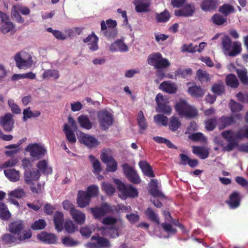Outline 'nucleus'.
I'll return each mask as SVG.
<instances>
[{
	"mask_svg": "<svg viewBox=\"0 0 248 248\" xmlns=\"http://www.w3.org/2000/svg\"><path fill=\"white\" fill-rule=\"evenodd\" d=\"M175 109L179 115L187 119L194 118L198 114L197 109L190 106L184 99H180L179 102L176 104Z\"/></svg>",
	"mask_w": 248,
	"mask_h": 248,
	"instance_id": "f257e3e1",
	"label": "nucleus"
},
{
	"mask_svg": "<svg viewBox=\"0 0 248 248\" xmlns=\"http://www.w3.org/2000/svg\"><path fill=\"white\" fill-rule=\"evenodd\" d=\"M15 234L11 233L4 234L1 237L2 242L3 244L7 245H15L25 242L26 240L30 239L32 236V232L31 230L23 232V235L16 236Z\"/></svg>",
	"mask_w": 248,
	"mask_h": 248,
	"instance_id": "f03ea898",
	"label": "nucleus"
},
{
	"mask_svg": "<svg viewBox=\"0 0 248 248\" xmlns=\"http://www.w3.org/2000/svg\"><path fill=\"white\" fill-rule=\"evenodd\" d=\"M148 63L156 69H162L168 67L170 63L168 59L163 58L159 52L153 53L147 59Z\"/></svg>",
	"mask_w": 248,
	"mask_h": 248,
	"instance_id": "7ed1b4c3",
	"label": "nucleus"
},
{
	"mask_svg": "<svg viewBox=\"0 0 248 248\" xmlns=\"http://www.w3.org/2000/svg\"><path fill=\"white\" fill-rule=\"evenodd\" d=\"M115 182L117 186L118 190L125 199L128 197L135 198L138 196V190L132 185H125L118 179L115 180Z\"/></svg>",
	"mask_w": 248,
	"mask_h": 248,
	"instance_id": "20e7f679",
	"label": "nucleus"
},
{
	"mask_svg": "<svg viewBox=\"0 0 248 248\" xmlns=\"http://www.w3.org/2000/svg\"><path fill=\"white\" fill-rule=\"evenodd\" d=\"M25 151L29 152L34 160L43 158L46 153V148L39 143L30 144L25 148Z\"/></svg>",
	"mask_w": 248,
	"mask_h": 248,
	"instance_id": "39448f33",
	"label": "nucleus"
},
{
	"mask_svg": "<svg viewBox=\"0 0 248 248\" xmlns=\"http://www.w3.org/2000/svg\"><path fill=\"white\" fill-rule=\"evenodd\" d=\"M15 61L17 67L19 69L30 67L32 63L31 56L26 52L16 53L15 56Z\"/></svg>",
	"mask_w": 248,
	"mask_h": 248,
	"instance_id": "423d86ee",
	"label": "nucleus"
},
{
	"mask_svg": "<svg viewBox=\"0 0 248 248\" xmlns=\"http://www.w3.org/2000/svg\"><path fill=\"white\" fill-rule=\"evenodd\" d=\"M123 172L125 177L132 183L139 184L141 179L137 171L129 164L124 163L122 165Z\"/></svg>",
	"mask_w": 248,
	"mask_h": 248,
	"instance_id": "0eeeda50",
	"label": "nucleus"
},
{
	"mask_svg": "<svg viewBox=\"0 0 248 248\" xmlns=\"http://www.w3.org/2000/svg\"><path fill=\"white\" fill-rule=\"evenodd\" d=\"M97 117L102 129H108L113 124L112 115L106 109L99 111L97 113Z\"/></svg>",
	"mask_w": 248,
	"mask_h": 248,
	"instance_id": "6e6552de",
	"label": "nucleus"
},
{
	"mask_svg": "<svg viewBox=\"0 0 248 248\" xmlns=\"http://www.w3.org/2000/svg\"><path fill=\"white\" fill-rule=\"evenodd\" d=\"M91 240L96 241V243L88 242L86 245L88 248H108L110 247L108 240L99 236L98 234L93 236Z\"/></svg>",
	"mask_w": 248,
	"mask_h": 248,
	"instance_id": "1a4fd4ad",
	"label": "nucleus"
},
{
	"mask_svg": "<svg viewBox=\"0 0 248 248\" xmlns=\"http://www.w3.org/2000/svg\"><path fill=\"white\" fill-rule=\"evenodd\" d=\"M25 224L23 220L20 219L14 220L8 224V231L19 236V235H22V233L23 234V232L25 231Z\"/></svg>",
	"mask_w": 248,
	"mask_h": 248,
	"instance_id": "9d476101",
	"label": "nucleus"
},
{
	"mask_svg": "<svg viewBox=\"0 0 248 248\" xmlns=\"http://www.w3.org/2000/svg\"><path fill=\"white\" fill-rule=\"evenodd\" d=\"M101 159L102 161L106 164L107 170L109 172H115L117 170V162L114 158L110 155H108L106 153L101 154Z\"/></svg>",
	"mask_w": 248,
	"mask_h": 248,
	"instance_id": "9b49d317",
	"label": "nucleus"
},
{
	"mask_svg": "<svg viewBox=\"0 0 248 248\" xmlns=\"http://www.w3.org/2000/svg\"><path fill=\"white\" fill-rule=\"evenodd\" d=\"M14 123L13 116L10 113H7L0 118V125L6 132H9L12 130Z\"/></svg>",
	"mask_w": 248,
	"mask_h": 248,
	"instance_id": "f8f14e48",
	"label": "nucleus"
},
{
	"mask_svg": "<svg viewBox=\"0 0 248 248\" xmlns=\"http://www.w3.org/2000/svg\"><path fill=\"white\" fill-rule=\"evenodd\" d=\"M79 140L81 143L90 148L95 147L99 144V142L95 138L83 133L80 134Z\"/></svg>",
	"mask_w": 248,
	"mask_h": 248,
	"instance_id": "ddd939ff",
	"label": "nucleus"
},
{
	"mask_svg": "<svg viewBox=\"0 0 248 248\" xmlns=\"http://www.w3.org/2000/svg\"><path fill=\"white\" fill-rule=\"evenodd\" d=\"M40 177L39 171L34 168L27 169L24 171V178L27 184H30L32 181L37 180Z\"/></svg>",
	"mask_w": 248,
	"mask_h": 248,
	"instance_id": "4468645a",
	"label": "nucleus"
},
{
	"mask_svg": "<svg viewBox=\"0 0 248 248\" xmlns=\"http://www.w3.org/2000/svg\"><path fill=\"white\" fill-rule=\"evenodd\" d=\"M37 237L40 241L45 244H54L57 243V238L55 234L42 232L37 235Z\"/></svg>",
	"mask_w": 248,
	"mask_h": 248,
	"instance_id": "2eb2a0df",
	"label": "nucleus"
},
{
	"mask_svg": "<svg viewBox=\"0 0 248 248\" xmlns=\"http://www.w3.org/2000/svg\"><path fill=\"white\" fill-rule=\"evenodd\" d=\"M91 210L94 218H99L109 212L110 207L107 203H104L99 207L91 208Z\"/></svg>",
	"mask_w": 248,
	"mask_h": 248,
	"instance_id": "dca6fc26",
	"label": "nucleus"
},
{
	"mask_svg": "<svg viewBox=\"0 0 248 248\" xmlns=\"http://www.w3.org/2000/svg\"><path fill=\"white\" fill-rule=\"evenodd\" d=\"M133 4L137 13L148 12L150 11L151 2L149 0H135Z\"/></svg>",
	"mask_w": 248,
	"mask_h": 248,
	"instance_id": "f3484780",
	"label": "nucleus"
},
{
	"mask_svg": "<svg viewBox=\"0 0 248 248\" xmlns=\"http://www.w3.org/2000/svg\"><path fill=\"white\" fill-rule=\"evenodd\" d=\"M91 198L85 191L79 190L78 193L77 203L80 208H84L89 205Z\"/></svg>",
	"mask_w": 248,
	"mask_h": 248,
	"instance_id": "a211bd4d",
	"label": "nucleus"
},
{
	"mask_svg": "<svg viewBox=\"0 0 248 248\" xmlns=\"http://www.w3.org/2000/svg\"><path fill=\"white\" fill-rule=\"evenodd\" d=\"M217 128L219 130L224 129L232 124V114L228 116H222L217 118Z\"/></svg>",
	"mask_w": 248,
	"mask_h": 248,
	"instance_id": "6ab92c4d",
	"label": "nucleus"
},
{
	"mask_svg": "<svg viewBox=\"0 0 248 248\" xmlns=\"http://www.w3.org/2000/svg\"><path fill=\"white\" fill-rule=\"evenodd\" d=\"M222 50L226 56H232V45L231 39L228 36H224L222 39Z\"/></svg>",
	"mask_w": 248,
	"mask_h": 248,
	"instance_id": "aec40b11",
	"label": "nucleus"
},
{
	"mask_svg": "<svg viewBox=\"0 0 248 248\" xmlns=\"http://www.w3.org/2000/svg\"><path fill=\"white\" fill-rule=\"evenodd\" d=\"M224 139L228 142L226 146H223L224 151H231L232 150V130H227L223 131L221 134Z\"/></svg>",
	"mask_w": 248,
	"mask_h": 248,
	"instance_id": "412c9836",
	"label": "nucleus"
},
{
	"mask_svg": "<svg viewBox=\"0 0 248 248\" xmlns=\"http://www.w3.org/2000/svg\"><path fill=\"white\" fill-rule=\"evenodd\" d=\"M98 38L93 32L83 39V42L84 43H86L91 42V43H88V46L90 49L92 51H95L98 49Z\"/></svg>",
	"mask_w": 248,
	"mask_h": 248,
	"instance_id": "4be33fe9",
	"label": "nucleus"
},
{
	"mask_svg": "<svg viewBox=\"0 0 248 248\" xmlns=\"http://www.w3.org/2000/svg\"><path fill=\"white\" fill-rule=\"evenodd\" d=\"M193 153L202 159L207 158L209 155V149L203 146H193Z\"/></svg>",
	"mask_w": 248,
	"mask_h": 248,
	"instance_id": "5701e85b",
	"label": "nucleus"
},
{
	"mask_svg": "<svg viewBox=\"0 0 248 248\" xmlns=\"http://www.w3.org/2000/svg\"><path fill=\"white\" fill-rule=\"evenodd\" d=\"M109 50L112 52L118 51L126 52L128 50V47L122 40L119 39L111 44L109 46Z\"/></svg>",
	"mask_w": 248,
	"mask_h": 248,
	"instance_id": "b1692460",
	"label": "nucleus"
},
{
	"mask_svg": "<svg viewBox=\"0 0 248 248\" xmlns=\"http://www.w3.org/2000/svg\"><path fill=\"white\" fill-rule=\"evenodd\" d=\"M194 12V8L189 5L185 6L179 10L174 11V15L177 16H190Z\"/></svg>",
	"mask_w": 248,
	"mask_h": 248,
	"instance_id": "393cba45",
	"label": "nucleus"
},
{
	"mask_svg": "<svg viewBox=\"0 0 248 248\" xmlns=\"http://www.w3.org/2000/svg\"><path fill=\"white\" fill-rule=\"evenodd\" d=\"M64 221L63 214L60 211H56L54 216V223L55 229L58 232L63 230Z\"/></svg>",
	"mask_w": 248,
	"mask_h": 248,
	"instance_id": "a878e982",
	"label": "nucleus"
},
{
	"mask_svg": "<svg viewBox=\"0 0 248 248\" xmlns=\"http://www.w3.org/2000/svg\"><path fill=\"white\" fill-rule=\"evenodd\" d=\"M188 93L192 97L195 98L202 97L204 94V91L200 86L194 84L188 89Z\"/></svg>",
	"mask_w": 248,
	"mask_h": 248,
	"instance_id": "bb28decb",
	"label": "nucleus"
},
{
	"mask_svg": "<svg viewBox=\"0 0 248 248\" xmlns=\"http://www.w3.org/2000/svg\"><path fill=\"white\" fill-rule=\"evenodd\" d=\"M36 166L38 168L37 170L39 171L40 173L48 175L52 173V168L48 166V163L46 160L43 159L39 161Z\"/></svg>",
	"mask_w": 248,
	"mask_h": 248,
	"instance_id": "cd10ccee",
	"label": "nucleus"
},
{
	"mask_svg": "<svg viewBox=\"0 0 248 248\" xmlns=\"http://www.w3.org/2000/svg\"><path fill=\"white\" fill-rule=\"evenodd\" d=\"M159 89L170 94L175 93L177 91V87L175 84L170 81H163L160 84Z\"/></svg>",
	"mask_w": 248,
	"mask_h": 248,
	"instance_id": "c85d7f7f",
	"label": "nucleus"
},
{
	"mask_svg": "<svg viewBox=\"0 0 248 248\" xmlns=\"http://www.w3.org/2000/svg\"><path fill=\"white\" fill-rule=\"evenodd\" d=\"M219 3L217 0H204L201 3V6L203 11H212L216 9Z\"/></svg>",
	"mask_w": 248,
	"mask_h": 248,
	"instance_id": "c756f323",
	"label": "nucleus"
},
{
	"mask_svg": "<svg viewBox=\"0 0 248 248\" xmlns=\"http://www.w3.org/2000/svg\"><path fill=\"white\" fill-rule=\"evenodd\" d=\"M5 176L11 182H15L19 180V171L15 169H8L4 170Z\"/></svg>",
	"mask_w": 248,
	"mask_h": 248,
	"instance_id": "7c9ffc66",
	"label": "nucleus"
},
{
	"mask_svg": "<svg viewBox=\"0 0 248 248\" xmlns=\"http://www.w3.org/2000/svg\"><path fill=\"white\" fill-rule=\"evenodd\" d=\"M73 219L78 224H83L85 221V215L81 211L75 209L74 210L71 211L70 214Z\"/></svg>",
	"mask_w": 248,
	"mask_h": 248,
	"instance_id": "2f4dec72",
	"label": "nucleus"
},
{
	"mask_svg": "<svg viewBox=\"0 0 248 248\" xmlns=\"http://www.w3.org/2000/svg\"><path fill=\"white\" fill-rule=\"evenodd\" d=\"M63 131L65 134L67 141L71 143H75L77 139L73 131L70 129V126L67 124H64L63 126Z\"/></svg>",
	"mask_w": 248,
	"mask_h": 248,
	"instance_id": "473e14b6",
	"label": "nucleus"
},
{
	"mask_svg": "<svg viewBox=\"0 0 248 248\" xmlns=\"http://www.w3.org/2000/svg\"><path fill=\"white\" fill-rule=\"evenodd\" d=\"M211 91L216 95H222L225 92L224 83L222 81H219L214 84L212 86Z\"/></svg>",
	"mask_w": 248,
	"mask_h": 248,
	"instance_id": "72a5a7b5",
	"label": "nucleus"
},
{
	"mask_svg": "<svg viewBox=\"0 0 248 248\" xmlns=\"http://www.w3.org/2000/svg\"><path fill=\"white\" fill-rule=\"evenodd\" d=\"M139 165L142 169L144 175L150 177H155L153 169L147 162L145 161H141L139 162Z\"/></svg>",
	"mask_w": 248,
	"mask_h": 248,
	"instance_id": "f704fd0d",
	"label": "nucleus"
},
{
	"mask_svg": "<svg viewBox=\"0 0 248 248\" xmlns=\"http://www.w3.org/2000/svg\"><path fill=\"white\" fill-rule=\"evenodd\" d=\"M78 122L79 125L83 128L89 130L92 127V124L87 115L79 116L78 118Z\"/></svg>",
	"mask_w": 248,
	"mask_h": 248,
	"instance_id": "c9c22d12",
	"label": "nucleus"
},
{
	"mask_svg": "<svg viewBox=\"0 0 248 248\" xmlns=\"http://www.w3.org/2000/svg\"><path fill=\"white\" fill-rule=\"evenodd\" d=\"M235 137L238 140H248V124H245L240 127L235 133Z\"/></svg>",
	"mask_w": 248,
	"mask_h": 248,
	"instance_id": "e433bc0d",
	"label": "nucleus"
},
{
	"mask_svg": "<svg viewBox=\"0 0 248 248\" xmlns=\"http://www.w3.org/2000/svg\"><path fill=\"white\" fill-rule=\"evenodd\" d=\"M145 215L148 219L157 224L159 223L158 215L151 207H148L145 211Z\"/></svg>",
	"mask_w": 248,
	"mask_h": 248,
	"instance_id": "4c0bfd02",
	"label": "nucleus"
},
{
	"mask_svg": "<svg viewBox=\"0 0 248 248\" xmlns=\"http://www.w3.org/2000/svg\"><path fill=\"white\" fill-rule=\"evenodd\" d=\"M236 72L241 83L244 85H248V76L247 69H236Z\"/></svg>",
	"mask_w": 248,
	"mask_h": 248,
	"instance_id": "58836bf2",
	"label": "nucleus"
},
{
	"mask_svg": "<svg viewBox=\"0 0 248 248\" xmlns=\"http://www.w3.org/2000/svg\"><path fill=\"white\" fill-rule=\"evenodd\" d=\"M19 12L20 11L17 9V6H13L11 11V16L12 18L16 20L17 22L19 23H23L24 22V19L21 16Z\"/></svg>",
	"mask_w": 248,
	"mask_h": 248,
	"instance_id": "ea45409f",
	"label": "nucleus"
},
{
	"mask_svg": "<svg viewBox=\"0 0 248 248\" xmlns=\"http://www.w3.org/2000/svg\"><path fill=\"white\" fill-rule=\"evenodd\" d=\"M89 158L93 164V173L95 174L99 173L102 170V168L99 160L96 159L93 155H90Z\"/></svg>",
	"mask_w": 248,
	"mask_h": 248,
	"instance_id": "a19ab883",
	"label": "nucleus"
},
{
	"mask_svg": "<svg viewBox=\"0 0 248 248\" xmlns=\"http://www.w3.org/2000/svg\"><path fill=\"white\" fill-rule=\"evenodd\" d=\"M117 26V22L115 20L109 19L106 21L102 20L101 22V30L102 31L107 29H110L111 28H116Z\"/></svg>",
	"mask_w": 248,
	"mask_h": 248,
	"instance_id": "79ce46f5",
	"label": "nucleus"
},
{
	"mask_svg": "<svg viewBox=\"0 0 248 248\" xmlns=\"http://www.w3.org/2000/svg\"><path fill=\"white\" fill-rule=\"evenodd\" d=\"M181 125V122L177 117L172 116L170 118L169 127L172 131H176L180 127Z\"/></svg>",
	"mask_w": 248,
	"mask_h": 248,
	"instance_id": "37998d69",
	"label": "nucleus"
},
{
	"mask_svg": "<svg viewBox=\"0 0 248 248\" xmlns=\"http://www.w3.org/2000/svg\"><path fill=\"white\" fill-rule=\"evenodd\" d=\"M205 128L208 131H213L217 127V120L216 117L207 120L205 122Z\"/></svg>",
	"mask_w": 248,
	"mask_h": 248,
	"instance_id": "c03bdc74",
	"label": "nucleus"
},
{
	"mask_svg": "<svg viewBox=\"0 0 248 248\" xmlns=\"http://www.w3.org/2000/svg\"><path fill=\"white\" fill-rule=\"evenodd\" d=\"M138 124L141 130H145L147 124L142 111H140L138 114Z\"/></svg>",
	"mask_w": 248,
	"mask_h": 248,
	"instance_id": "a18cd8bd",
	"label": "nucleus"
},
{
	"mask_svg": "<svg viewBox=\"0 0 248 248\" xmlns=\"http://www.w3.org/2000/svg\"><path fill=\"white\" fill-rule=\"evenodd\" d=\"M22 144V142H18L17 144H13L8 146H6L5 148L6 149H14L13 150L6 151L5 152V155L8 156H11L13 155L16 154L18 152L19 149L18 147Z\"/></svg>",
	"mask_w": 248,
	"mask_h": 248,
	"instance_id": "49530a36",
	"label": "nucleus"
},
{
	"mask_svg": "<svg viewBox=\"0 0 248 248\" xmlns=\"http://www.w3.org/2000/svg\"><path fill=\"white\" fill-rule=\"evenodd\" d=\"M46 226V221L43 219L35 220L31 225V228L33 230L44 229Z\"/></svg>",
	"mask_w": 248,
	"mask_h": 248,
	"instance_id": "de8ad7c7",
	"label": "nucleus"
},
{
	"mask_svg": "<svg viewBox=\"0 0 248 248\" xmlns=\"http://www.w3.org/2000/svg\"><path fill=\"white\" fill-rule=\"evenodd\" d=\"M198 79L201 82H209L210 80L209 75L205 71L199 69L196 73Z\"/></svg>",
	"mask_w": 248,
	"mask_h": 248,
	"instance_id": "09e8293b",
	"label": "nucleus"
},
{
	"mask_svg": "<svg viewBox=\"0 0 248 248\" xmlns=\"http://www.w3.org/2000/svg\"><path fill=\"white\" fill-rule=\"evenodd\" d=\"M15 26L12 22L2 23L0 27V31L3 34L7 33L13 31Z\"/></svg>",
	"mask_w": 248,
	"mask_h": 248,
	"instance_id": "8fccbe9b",
	"label": "nucleus"
},
{
	"mask_svg": "<svg viewBox=\"0 0 248 248\" xmlns=\"http://www.w3.org/2000/svg\"><path fill=\"white\" fill-rule=\"evenodd\" d=\"M170 16L169 13L165 11L160 14H156V19L157 22H166L170 19Z\"/></svg>",
	"mask_w": 248,
	"mask_h": 248,
	"instance_id": "3c124183",
	"label": "nucleus"
},
{
	"mask_svg": "<svg viewBox=\"0 0 248 248\" xmlns=\"http://www.w3.org/2000/svg\"><path fill=\"white\" fill-rule=\"evenodd\" d=\"M46 31L52 33L53 36L57 39L60 40H64L66 39V36L61 31L58 30H54L52 28H47Z\"/></svg>",
	"mask_w": 248,
	"mask_h": 248,
	"instance_id": "603ef678",
	"label": "nucleus"
},
{
	"mask_svg": "<svg viewBox=\"0 0 248 248\" xmlns=\"http://www.w3.org/2000/svg\"><path fill=\"white\" fill-rule=\"evenodd\" d=\"M218 11L224 16H227L232 12V6L228 4H224L219 8Z\"/></svg>",
	"mask_w": 248,
	"mask_h": 248,
	"instance_id": "864d4df0",
	"label": "nucleus"
},
{
	"mask_svg": "<svg viewBox=\"0 0 248 248\" xmlns=\"http://www.w3.org/2000/svg\"><path fill=\"white\" fill-rule=\"evenodd\" d=\"M212 22L216 25H221L227 21L226 19L218 14H215L212 17Z\"/></svg>",
	"mask_w": 248,
	"mask_h": 248,
	"instance_id": "5fc2aeb1",
	"label": "nucleus"
},
{
	"mask_svg": "<svg viewBox=\"0 0 248 248\" xmlns=\"http://www.w3.org/2000/svg\"><path fill=\"white\" fill-rule=\"evenodd\" d=\"M102 189L108 195H112L115 191V189L112 185L105 182L102 183Z\"/></svg>",
	"mask_w": 248,
	"mask_h": 248,
	"instance_id": "6e6d98bb",
	"label": "nucleus"
},
{
	"mask_svg": "<svg viewBox=\"0 0 248 248\" xmlns=\"http://www.w3.org/2000/svg\"><path fill=\"white\" fill-rule=\"evenodd\" d=\"M85 193H86L91 198L92 197H96L98 193V187L95 185L90 186L87 188Z\"/></svg>",
	"mask_w": 248,
	"mask_h": 248,
	"instance_id": "4d7b16f0",
	"label": "nucleus"
},
{
	"mask_svg": "<svg viewBox=\"0 0 248 248\" xmlns=\"http://www.w3.org/2000/svg\"><path fill=\"white\" fill-rule=\"evenodd\" d=\"M104 35L108 38V39H113L117 35V31L116 28H111L107 29L103 31Z\"/></svg>",
	"mask_w": 248,
	"mask_h": 248,
	"instance_id": "13d9d810",
	"label": "nucleus"
},
{
	"mask_svg": "<svg viewBox=\"0 0 248 248\" xmlns=\"http://www.w3.org/2000/svg\"><path fill=\"white\" fill-rule=\"evenodd\" d=\"M25 195V192L23 188L16 189L10 193V196L16 198H22Z\"/></svg>",
	"mask_w": 248,
	"mask_h": 248,
	"instance_id": "bf43d9fd",
	"label": "nucleus"
},
{
	"mask_svg": "<svg viewBox=\"0 0 248 248\" xmlns=\"http://www.w3.org/2000/svg\"><path fill=\"white\" fill-rule=\"evenodd\" d=\"M234 147L240 152L248 153V142L239 144L233 140V148Z\"/></svg>",
	"mask_w": 248,
	"mask_h": 248,
	"instance_id": "052dcab7",
	"label": "nucleus"
},
{
	"mask_svg": "<svg viewBox=\"0 0 248 248\" xmlns=\"http://www.w3.org/2000/svg\"><path fill=\"white\" fill-rule=\"evenodd\" d=\"M64 227L66 231L69 233L74 232L76 229V227L71 220H66L64 224Z\"/></svg>",
	"mask_w": 248,
	"mask_h": 248,
	"instance_id": "680f3d73",
	"label": "nucleus"
},
{
	"mask_svg": "<svg viewBox=\"0 0 248 248\" xmlns=\"http://www.w3.org/2000/svg\"><path fill=\"white\" fill-rule=\"evenodd\" d=\"M155 121L158 124H161L163 126H166L168 124V118L162 114H157L154 116Z\"/></svg>",
	"mask_w": 248,
	"mask_h": 248,
	"instance_id": "e2e57ef3",
	"label": "nucleus"
},
{
	"mask_svg": "<svg viewBox=\"0 0 248 248\" xmlns=\"http://www.w3.org/2000/svg\"><path fill=\"white\" fill-rule=\"evenodd\" d=\"M44 78H54L55 79H58L59 78L58 71L55 70H48L45 71L43 73Z\"/></svg>",
	"mask_w": 248,
	"mask_h": 248,
	"instance_id": "0e129e2a",
	"label": "nucleus"
},
{
	"mask_svg": "<svg viewBox=\"0 0 248 248\" xmlns=\"http://www.w3.org/2000/svg\"><path fill=\"white\" fill-rule=\"evenodd\" d=\"M18 162V160L16 158H12L5 161L4 163L0 166L1 169H4L8 167H12L15 166Z\"/></svg>",
	"mask_w": 248,
	"mask_h": 248,
	"instance_id": "69168bd1",
	"label": "nucleus"
},
{
	"mask_svg": "<svg viewBox=\"0 0 248 248\" xmlns=\"http://www.w3.org/2000/svg\"><path fill=\"white\" fill-rule=\"evenodd\" d=\"M155 101L157 104V107H159L161 105H164L169 103V101L167 98H165L161 93H158L155 97Z\"/></svg>",
	"mask_w": 248,
	"mask_h": 248,
	"instance_id": "338daca9",
	"label": "nucleus"
},
{
	"mask_svg": "<svg viewBox=\"0 0 248 248\" xmlns=\"http://www.w3.org/2000/svg\"><path fill=\"white\" fill-rule=\"evenodd\" d=\"M243 198V196L239 192L233 191V209L240 206V202Z\"/></svg>",
	"mask_w": 248,
	"mask_h": 248,
	"instance_id": "774afa93",
	"label": "nucleus"
}]
</instances>
